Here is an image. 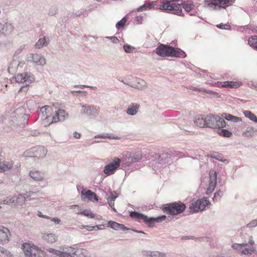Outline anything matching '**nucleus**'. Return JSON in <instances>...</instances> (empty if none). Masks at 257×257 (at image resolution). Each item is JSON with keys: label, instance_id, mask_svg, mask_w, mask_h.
Here are the masks:
<instances>
[{"label": "nucleus", "instance_id": "f257e3e1", "mask_svg": "<svg viewBox=\"0 0 257 257\" xmlns=\"http://www.w3.org/2000/svg\"><path fill=\"white\" fill-rule=\"evenodd\" d=\"M156 53L161 57H183L184 52L180 49H175L169 45H160L156 49Z\"/></svg>", "mask_w": 257, "mask_h": 257}, {"label": "nucleus", "instance_id": "f03ea898", "mask_svg": "<svg viewBox=\"0 0 257 257\" xmlns=\"http://www.w3.org/2000/svg\"><path fill=\"white\" fill-rule=\"evenodd\" d=\"M130 216L133 218L137 219L138 221L143 220L149 227H153L154 225L155 222H161L166 218L165 215H162L156 218H148L147 216L136 211L131 212Z\"/></svg>", "mask_w": 257, "mask_h": 257}, {"label": "nucleus", "instance_id": "7ed1b4c3", "mask_svg": "<svg viewBox=\"0 0 257 257\" xmlns=\"http://www.w3.org/2000/svg\"><path fill=\"white\" fill-rule=\"evenodd\" d=\"M22 248L26 257H32L33 255L34 257H43L45 255V252L43 250L30 243H24Z\"/></svg>", "mask_w": 257, "mask_h": 257}, {"label": "nucleus", "instance_id": "20e7f679", "mask_svg": "<svg viewBox=\"0 0 257 257\" xmlns=\"http://www.w3.org/2000/svg\"><path fill=\"white\" fill-rule=\"evenodd\" d=\"M206 127L221 128L225 126L226 122L218 115L209 114L206 116Z\"/></svg>", "mask_w": 257, "mask_h": 257}, {"label": "nucleus", "instance_id": "39448f33", "mask_svg": "<svg viewBox=\"0 0 257 257\" xmlns=\"http://www.w3.org/2000/svg\"><path fill=\"white\" fill-rule=\"evenodd\" d=\"M186 209L185 205L182 202H174L168 204L163 208V211L167 214L177 215L182 213Z\"/></svg>", "mask_w": 257, "mask_h": 257}, {"label": "nucleus", "instance_id": "423d86ee", "mask_svg": "<svg viewBox=\"0 0 257 257\" xmlns=\"http://www.w3.org/2000/svg\"><path fill=\"white\" fill-rule=\"evenodd\" d=\"M210 204L208 200L204 198L199 199L191 203L189 207V212L194 213L203 211Z\"/></svg>", "mask_w": 257, "mask_h": 257}, {"label": "nucleus", "instance_id": "0eeeda50", "mask_svg": "<svg viewBox=\"0 0 257 257\" xmlns=\"http://www.w3.org/2000/svg\"><path fill=\"white\" fill-rule=\"evenodd\" d=\"M233 3L232 0H205L204 4L215 10L225 9Z\"/></svg>", "mask_w": 257, "mask_h": 257}, {"label": "nucleus", "instance_id": "6e6552de", "mask_svg": "<svg viewBox=\"0 0 257 257\" xmlns=\"http://www.w3.org/2000/svg\"><path fill=\"white\" fill-rule=\"evenodd\" d=\"M121 163V160L117 157H115L112 162L106 165L103 172L107 175L113 174L116 170L119 168Z\"/></svg>", "mask_w": 257, "mask_h": 257}, {"label": "nucleus", "instance_id": "1a4fd4ad", "mask_svg": "<svg viewBox=\"0 0 257 257\" xmlns=\"http://www.w3.org/2000/svg\"><path fill=\"white\" fill-rule=\"evenodd\" d=\"M217 87L219 88H225L227 89H236L242 85L240 81H226L224 82H219L215 83Z\"/></svg>", "mask_w": 257, "mask_h": 257}, {"label": "nucleus", "instance_id": "9d476101", "mask_svg": "<svg viewBox=\"0 0 257 257\" xmlns=\"http://www.w3.org/2000/svg\"><path fill=\"white\" fill-rule=\"evenodd\" d=\"M11 233L6 227L0 226V244H5L8 243L11 238Z\"/></svg>", "mask_w": 257, "mask_h": 257}, {"label": "nucleus", "instance_id": "9b49d317", "mask_svg": "<svg viewBox=\"0 0 257 257\" xmlns=\"http://www.w3.org/2000/svg\"><path fill=\"white\" fill-rule=\"evenodd\" d=\"M217 184V173L214 170H210L209 172V183L207 189V194H210L213 192L216 187Z\"/></svg>", "mask_w": 257, "mask_h": 257}, {"label": "nucleus", "instance_id": "f8f14e48", "mask_svg": "<svg viewBox=\"0 0 257 257\" xmlns=\"http://www.w3.org/2000/svg\"><path fill=\"white\" fill-rule=\"evenodd\" d=\"M81 195L83 200L87 199L88 201H93L94 200L97 201L98 200V196L96 194L90 190H85L83 189L81 192Z\"/></svg>", "mask_w": 257, "mask_h": 257}, {"label": "nucleus", "instance_id": "ddd939ff", "mask_svg": "<svg viewBox=\"0 0 257 257\" xmlns=\"http://www.w3.org/2000/svg\"><path fill=\"white\" fill-rule=\"evenodd\" d=\"M30 61L35 63L38 65L43 66L46 64V59L42 55L38 54H31L30 56Z\"/></svg>", "mask_w": 257, "mask_h": 257}, {"label": "nucleus", "instance_id": "4468645a", "mask_svg": "<svg viewBox=\"0 0 257 257\" xmlns=\"http://www.w3.org/2000/svg\"><path fill=\"white\" fill-rule=\"evenodd\" d=\"M67 116V114L64 110L58 109L57 111H55V115L53 116L51 123L64 120Z\"/></svg>", "mask_w": 257, "mask_h": 257}, {"label": "nucleus", "instance_id": "2eb2a0df", "mask_svg": "<svg viewBox=\"0 0 257 257\" xmlns=\"http://www.w3.org/2000/svg\"><path fill=\"white\" fill-rule=\"evenodd\" d=\"M246 243H234L232 244V247L234 249L240 250L241 251V253L244 254H251L252 252L255 251L253 248H245L244 249H243V246H246Z\"/></svg>", "mask_w": 257, "mask_h": 257}, {"label": "nucleus", "instance_id": "dca6fc26", "mask_svg": "<svg viewBox=\"0 0 257 257\" xmlns=\"http://www.w3.org/2000/svg\"><path fill=\"white\" fill-rule=\"evenodd\" d=\"M30 176L36 181H42L44 180L45 175L42 172L38 170H33L30 172Z\"/></svg>", "mask_w": 257, "mask_h": 257}, {"label": "nucleus", "instance_id": "f3484780", "mask_svg": "<svg viewBox=\"0 0 257 257\" xmlns=\"http://www.w3.org/2000/svg\"><path fill=\"white\" fill-rule=\"evenodd\" d=\"M35 157L40 158L45 156L47 150L43 146H37L34 147Z\"/></svg>", "mask_w": 257, "mask_h": 257}, {"label": "nucleus", "instance_id": "a211bd4d", "mask_svg": "<svg viewBox=\"0 0 257 257\" xmlns=\"http://www.w3.org/2000/svg\"><path fill=\"white\" fill-rule=\"evenodd\" d=\"M157 1L152 2L151 3H146L137 9L138 12H141L146 10H150L152 9H158L157 5Z\"/></svg>", "mask_w": 257, "mask_h": 257}, {"label": "nucleus", "instance_id": "6ab92c4d", "mask_svg": "<svg viewBox=\"0 0 257 257\" xmlns=\"http://www.w3.org/2000/svg\"><path fill=\"white\" fill-rule=\"evenodd\" d=\"M107 224L108 227H110V228L116 230H121L123 231H125L128 229L123 224H120L116 222L111 220L109 221L107 223Z\"/></svg>", "mask_w": 257, "mask_h": 257}, {"label": "nucleus", "instance_id": "aec40b11", "mask_svg": "<svg viewBox=\"0 0 257 257\" xmlns=\"http://www.w3.org/2000/svg\"><path fill=\"white\" fill-rule=\"evenodd\" d=\"M13 161H0V172L4 173L11 170L13 167Z\"/></svg>", "mask_w": 257, "mask_h": 257}, {"label": "nucleus", "instance_id": "412c9836", "mask_svg": "<svg viewBox=\"0 0 257 257\" xmlns=\"http://www.w3.org/2000/svg\"><path fill=\"white\" fill-rule=\"evenodd\" d=\"M195 124L200 127L206 126V116L202 115H197L194 120Z\"/></svg>", "mask_w": 257, "mask_h": 257}, {"label": "nucleus", "instance_id": "4be33fe9", "mask_svg": "<svg viewBox=\"0 0 257 257\" xmlns=\"http://www.w3.org/2000/svg\"><path fill=\"white\" fill-rule=\"evenodd\" d=\"M52 107L46 105L41 108V112L42 113V117L46 119L48 118L52 111Z\"/></svg>", "mask_w": 257, "mask_h": 257}, {"label": "nucleus", "instance_id": "5701e85b", "mask_svg": "<svg viewBox=\"0 0 257 257\" xmlns=\"http://www.w3.org/2000/svg\"><path fill=\"white\" fill-rule=\"evenodd\" d=\"M30 78V74L28 73L18 74L16 76V81L18 83H24Z\"/></svg>", "mask_w": 257, "mask_h": 257}, {"label": "nucleus", "instance_id": "b1692460", "mask_svg": "<svg viewBox=\"0 0 257 257\" xmlns=\"http://www.w3.org/2000/svg\"><path fill=\"white\" fill-rule=\"evenodd\" d=\"M42 237L48 243H53L56 241V236L53 233L44 234Z\"/></svg>", "mask_w": 257, "mask_h": 257}, {"label": "nucleus", "instance_id": "393cba45", "mask_svg": "<svg viewBox=\"0 0 257 257\" xmlns=\"http://www.w3.org/2000/svg\"><path fill=\"white\" fill-rule=\"evenodd\" d=\"M139 105L137 103H132L127 108V113L130 115H134L139 109Z\"/></svg>", "mask_w": 257, "mask_h": 257}, {"label": "nucleus", "instance_id": "a878e982", "mask_svg": "<svg viewBox=\"0 0 257 257\" xmlns=\"http://www.w3.org/2000/svg\"><path fill=\"white\" fill-rule=\"evenodd\" d=\"M248 44L253 49L257 51V36H251L248 40Z\"/></svg>", "mask_w": 257, "mask_h": 257}, {"label": "nucleus", "instance_id": "bb28decb", "mask_svg": "<svg viewBox=\"0 0 257 257\" xmlns=\"http://www.w3.org/2000/svg\"><path fill=\"white\" fill-rule=\"evenodd\" d=\"M182 7L187 12H189L194 8V5L192 3L184 2L182 3Z\"/></svg>", "mask_w": 257, "mask_h": 257}, {"label": "nucleus", "instance_id": "cd10ccee", "mask_svg": "<svg viewBox=\"0 0 257 257\" xmlns=\"http://www.w3.org/2000/svg\"><path fill=\"white\" fill-rule=\"evenodd\" d=\"M217 132L219 136L221 137L229 138L232 135L231 132L225 129L218 128Z\"/></svg>", "mask_w": 257, "mask_h": 257}, {"label": "nucleus", "instance_id": "c85d7f7f", "mask_svg": "<svg viewBox=\"0 0 257 257\" xmlns=\"http://www.w3.org/2000/svg\"><path fill=\"white\" fill-rule=\"evenodd\" d=\"M76 213L77 214H82L91 218L94 217V215L93 214V213L88 210H79L78 211L76 212Z\"/></svg>", "mask_w": 257, "mask_h": 257}, {"label": "nucleus", "instance_id": "c756f323", "mask_svg": "<svg viewBox=\"0 0 257 257\" xmlns=\"http://www.w3.org/2000/svg\"><path fill=\"white\" fill-rule=\"evenodd\" d=\"M0 257H13L10 251L0 246Z\"/></svg>", "mask_w": 257, "mask_h": 257}, {"label": "nucleus", "instance_id": "7c9ffc66", "mask_svg": "<svg viewBox=\"0 0 257 257\" xmlns=\"http://www.w3.org/2000/svg\"><path fill=\"white\" fill-rule=\"evenodd\" d=\"M244 115L247 118H249L251 120L257 122V117L251 111L245 110L243 111Z\"/></svg>", "mask_w": 257, "mask_h": 257}, {"label": "nucleus", "instance_id": "2f4dec72", "mask_svg": "<svg viewBox=\"0 0 257 257\" xmlns=\"http://www.w3.org/2000/svg\"><path fill=\"white\" fill-rule=\"evenodd\" d=\"M255 131L252 127H248L243 132V136L245 137H251L254 134Z\"/></svg>", "mask_w": 257, "mask_h": 257}, {"label": "nucleus", "instance_id": "473e14b6", "mask_svg": "<svg viewBox=\"0 0 257 257\" xmlns=\"http://www.w3.org/2000/svg\"><path fill=\"white\" fill-rule=\"evenodd\" d=\"M47 44V41L45 37L44 38H40L35 44V47L38 49H40Z\"/></svg>", "mask_w": 257, "mask_h": 257}, {"label": "nucleus", "instance_id": "72a5a7b5", "mask_svg": "<svg viewBox=\"0 0 257 257\" xmlns=\"http://www.w3.org/2000/svg\"><path fill=\"white\" fill-rule=\"evenodd\" d=\"M102 226H103L104 225H96L95 226H90V225H86V226L81 225L79 227V228H80V229H81L86 228L87 230L91 231L95 228H97L98 229H102V228L101 227Z\"/></svg>", "mask_w": 257, "mask_h": 257}, {"label": "nucleus", "instance_id": "f704fd0d", "mask_svg": "<svg viewBox=\"0 0 257 257\" xmlns=\"http://www.w3.org/2000/svg\"><path fill=\"white\" fill-rule=\"evenodd\" d=\"M34 147L24 152V156L26 157H35Z\"/></svg>", "mask_w": 257, "mask_h": 257}, {"label": "nucleus", "instance_id": "c9c22d12", "mask_svg": "<svg viewBox=\"0 0 257 257\" xmlns=\"http://www.w3.org/2000/svg\"><path fill=\"white\" fill-rule=\"evenodd\" d=\"M26 197L22 194L19 195L16 200V203L20 205L23 204L26 201Z\"/></svg>", "mask_w": 257, "mask_h": 257}, {"label": "nucleus", "instance_id": "e433bc0d", "mask_svg": "<svg viewBox=\"0 0 257 257\" xmlns=\"http://www.w3.org/2000/svg\"><path fill=\"white\" fill-rule=\"evenodd\" d=\"M126 22V19L125 17L123 18L120 21H119L116 24V27L117 29H119L120 28L123 27Z\"/></svg>", "mask_w": 257, "mask_h": 257}, {"label": "nucleus", "instance_id": "4c0bfd02", "mask_svg": "<svg viewBox=\"0 0 257 257\" xmlns=\"http://www.w3.org/2000/svg\"><path fill=\"white\" fill-rule=\"evenodd\" d=\"M123 48L124 51L126 53H131L135 49L134 47L128 45H124Z\"/></svg>", "mask_w": 257, "mask_h": 257}, {"label": "nucleus", "instance_id": "58836bf2", "mask_svg": "<svg viewBox=\"0 0 257 257\" xmlns=\"http://www.w3.org/2000/svg\"><path fill=\"white\" fill-rule=\"evenodd\" d=\"M151 257H163L164 253L159 252L158 251H153L151 252Z\"/></svg>", "mask_w": 257, "mask_h": 257}, {"label": "nucleus", "instance_id": "ea45409f", "mask_svg": "<svg viewBox=\"0 0 257 257\" xmlns=\"http://www.w3.org/2000/svg\"><path fill=\"white\" fill-rule=\"evenodd\" d=\"M4 27H6V29L9 30V33L12 32L14 29L12 24L11 23H6Z\"/></svg>", "mask_w": 257, "mask_h": 257}, {"label": "nucleus", "instance_id": "a19ab883", "mask_svg": "<svg viewBox=\"0 0 257 257\" xmlns=\"http://www.w3.org/2000/svg\"><path fill=\"white\" fill-rule=\"evenodd\" d=\"M257 226V220H253L250 221L247 225L248 227H254Z\"/></svg>", "mask_w": 257, "mask_h": 257}, {"label": "nucleus", "instance_id": "79ce46f5", "mask_svg": "<svg viewBox=\"0 0 257 257\" xmlns=\"http://www.w3.org/2000/svg\"><path fill=\"white\" fill-rule=\"evenodd\" d=\"M29 90V85H26L22 86L19 91V93L21 92H24L26 93Z\"/></svg>", "mask_w": 257, "mask_h": 257}, {"label": "nucleus", "instance_id": "37998d69", "mask_svg": "<svg viewBox=\"0 0 257 257\" xmlns=\"http://www.w3.org/2000/svg\"><path fill=\"white\" fill-rule=\"evenodd\" d=\"M116 197H113L112 198L110 199V200H108V204L112 208V207L114 206V201Z\"/></svg>", "mask_w": 257, "mask_h": 257}, {"label": "nucleus", "instance_id": "c03bdc74", "mask_svg": "<svg viewBox=\"0 0 257 257\" xmlns=\"http://www.w3.org/2000/svg\"><path fill=\"white\" fill-rule=\"evenodd\" d=\"M225 119L227 120L232 121L233 115L229 114H224V116H223Z\"/></svg>", "mask_w": 257, "mask_h": 257}, {"label": "nucleus", "instance_id": "a18cd8bd", "mask_svg": "<svg viewBox=\"0 0 257 257\" xmlns=\"http://www.w3.org/2000/svg\"><path fill=\"white\" fill-rule=\"evenodd\" d=\"M70 209H75V212L76 211H78L79 210H81L79 206L78 205H71L70 206Z\"/></svg>", "mask_w": 257, "mask_h": 257}, {"label": "nucleus", "instance_id": "49530a36", "mask_svg": "<svg viewBox=\"0 0 257 257\" xmlns=\"http://www.w3.org/2000/svg\"><path fill=\"white\" fill-rule=\"evenodd\" d=\"M218 27L221 29H228L230 28V26L229 25H222L220 24L219 26H218Z\"/></svg>", "mask_w": 257, "mask_h": 257}, {"label": "nucleus", "instance_id": "de8ad7c7", "mask_svg": "<svg viewBox=\"0 0 257 257\" xmlns=\"http://www.w3.org/2000/svg\"><path fill=\"white\" fill-rule=\"evenodd\" d=\"M38 215L40 217L46 219H50V217L43 215L41 211L38 212Z\"/></svg>", "mask_w": 257, "mask_h": 257}, {"label": "nucleus", "instance_id": "09e8293b", "mask_svg": "<svg viewBox=\"0 0 257 257\" xmlns=\"http://www.w3.org/2000/svg\"><path fill=\"white\" fill-rule=\"evenodd\" d=\"M91 107H92V106H88V107L84 106L83 107L84 111L86 112V113H88V110L90 111L91 110Z\"/></svg>", "mask_w": 257, "mask_h": 257}, {"label": "nucleus", "instance_id": "8fccbe9b", "mask_svg": "<svg viewBox=\"0 0 257 257\" xmlns=\"http://www.w3.org/2000/svg\"><path fill=\"white\" fill-rule=\"evenodd\" d=\"M51 220L57 224L59 223V222H60V219L58 218H53L51 219Z\"/></svg>", "mask_w": 257, "mask_h": 257}, {"label": "nucleus", "instance_id": "3c124183", "mask_svg": "<svg viewBox=\"0 0 257 257\" xmlns=\"http://www.w3.org/2000/svg\"><path fill=\"white\" fill-rule=\"evenodd\" d=\"M239 120H240V119L236 116H233L232 121L234 122H237Z\"/></svg>", "mask_w": 257, "mask_h": 257}, {"label": "nucleus", "instance_id": "603ef678", "mask_svg": "<svg viewBox=\"0 0 257 257\" xmlns=\"http://www.w3.org/2000/svg\"><path fill=\"white\" fill-rule=\"evenodd\" d=\"M74 136L75 138H76L77 139H79L80 138L81 135H80V134H79L78 133L75 132L74 134Z\"/></svg>", "mask_w": 257, "mask_h": 257}, {"label": "nucleus", "instance_id": "864d4df0", "mask_svg": "<svg viewBox=\"0 0 257 257\" xmlns=\"http://www.w3.org/2000/svg\"><path fill=\"white\" fill-rule=\"evenodd\" d=\"M248 243L251 245H252L254 243V241L253 240L252 237L251 236L249 239Z\"/></svg>", "mask_w": 257, "mask_h": 257}, {"label": "nucleus", "instance_id": "5fc2aeb1", "mask_svg": "<svg viewBox=\"0 0 257 257\" xmlns=\"http://www.w3.org/2000/svg\"><path fill=\"white\" fill-rule=\"evenodd\" d=\"M77 87H79L81 88H87V87H89L88 86H87V85H79V86H78Z\"/></svg>", "mask_w": 257, "mask_h": 257}, {"label": "nucleus", "instance_id": "6e6d98bb", "mask_svg": "<svg viewBox=\"0 0 257 257\" xmlns=\"http://www.w3.org/2000/svg\"><path fill=\"white\" fill-rule=\"evenodd\" d=\"M139 159H137L136 158H132V162H137L138 161Z\"/></svg>", "mask_w": 257, "mask_h": 257}, {"label": "nucleus", "instance_id": "4d7b16f0", "mask_svg": "<svg viewBox=\"0 0 257 257\" xmlns=\"http://www.w3.org/2000/svg\"><path fill=\"white\" fill-rule=\"evenodd\" d=\"M10 202H14L15 201V198L13 197L10 200Z\"/></svg>", "mask_w": 257, "mask_h": 257}, {"label": "nucleus", "instance_id": "13d9d810", "mask_svg": "<svg viewBox=\"0 0 257 257\" xmlns=\"http://www.w3.org/2000/svg\"><path fill=\"white\" fill-rule=\"evenodd\" d=\"M139 232H140V233H144V232H143V231H139Z\"/></svg>", "mask_w": 257, "mask_h": 257}]
</instances>
